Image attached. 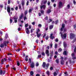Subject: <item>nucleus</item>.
I'll return each instance as SVG.
<instances>
[{
  "mask_svg": "<svg viewBox=\"0 0 76 76\" xmlns=\"http://www.w3.org/2000/svg\"><path fill=\"white\" fill-rule=\"evenodd\" d=\"M45 7H46L45 5H43L42 6H40V8L41 9H42V8L43 9H45Z\"/></svg>",
  "mask_w": 76,
  "mask_h": 76,
  "instance_id": "nucleus-13",
  "label": "nucleus"
},
{
  "mask_svg": "<svg viewBox=\"0 0 76 76\" xmlns=\"http://www.w3.org/2000/svg\"><path fill=\"white\" fill-rule=\"evenodd\" d=\"M31 28H32V26H31V25H29L28 26V28L29 29H31Z\"/></svg>",
  "mask_w": 76,
  "mask_h": 76,
  "instance_id": "nucleus-38",
  "label": "nucleus"
},
{
  "mask_svg": "<svg viewBox=\"0 0 76 76\" xmlns=\"http://www.w3.org/2000/svg\"><path fill=\"white\" fill-rule=\"evenodd\" d=\"M56 62L58 64L59 63V59H57L56 61Z\"/></svg>",
  "mask_w": 76,
  "mask_h": 76,
  "instance_id": "nucleus-27",
  "label": "nucleus"
},
{
  "mask_svg": "<svg viewBox=\"0 0 76 76\" xmlns=\"http://www.w3.org/2000/svg\"><path fill=\"white\" fill-rule=\"evenodd\" d=\"M45 20H48V17L46 16L45 18Z\"/></svg>",
  "mask_w": 76,
  "mask_h": 76,
  "instance_id": "nucleus-53",
  "label": "nucleus"
},
{
  "mask_svg": "<svg viewBox=\"0 0 76 76\" xmlns=\"http://www.w3.org/2000/svg\"><path fill=\"white\" fill-rule=\"evenodd\" d=\"M34 66H35L34 63L32 62L31 65V68H34Z\"/></svg>",
  "mask_w": 76,
  "mask_h": 76,
  "instance_id": "nucleus-10",
  "label": "nucleus"
},
{
  "mask_svg": "<svg viewBox=\"0 0 76 76\" xmlns=\"http://www.w3.org/2000/svg\"><path fill=\"white\" fill-rule=\"evenodd\" d=\"M4 45H5V46H6V45L5 44H1L0 45V47L1 48H3V47H4Z\"/></svg>",
  "mask_w": 76,
  "mask_h": 76,
  "instance_id": "nucleus-15",
  "label": "nucleus"
},
{
  "mask_svg": "<svg viewBox=\"0 0 76 76\" xmlns=\"http://www.w3.org/2000/svg\"><path fill=\"white\" fill-rule=\"evenodd\" d=\"M47 2V1L46 0H44V1H42V2L44 4H46Z\"/></svg>",
  "mask_w": 76,
  "mask_h": 76,
  "instance_id": "nucleus-21",
  "label": "nucleus"
},
{
  "mask_svg": "<svg viewBox=\"0 0 76 76\" xmlns=\"http://www.w3.org/2000/svg\"><path fill=\"white\" fill-rule=\"evenodd\" d=\"M38 26L39 27H40V28H41V27L42 26V25L41 24H40L38 25Z\"/></svg>",
  "mask_w": 76,
  "mask_h": 76,
  "instance_id": "nucleus-43",
  "label": "nucleus"
},
{
  "mask_svg": "<svg viewBox=\"0 0 76 76\" xmlns=\"http://www.w3.org/2000/svg\"><path fill=\"white\" fill-rule=\"evenodd\" d=\"M55 48H57V44H55Z\"/></svg>",
  "mask_w": 76,
  "mask_h": 76,
  "instance_id": "nucleus-32",
  "label": "nucleus"
},
{
  "mask_svg": "<svg viewBox=\"0 0 76 76\" xmlns=\"http://www.w3.org/2000/svg\"><path fill=\"white\" fill-rule=\"evenodd\" d=\"M41 55H39L37 57V59H38L39 58H41Z\"/></svg>",
  "mask_w": 76,
  "mask_h": 76,
  "instance_id": "nucleus-35",
  "label": "nucleus"
},
{
  "mask_svg": "<svg viewBox=\"0 0 76 76\" xmlns=\"http://www.w3.org/2000/svg\"><path fill=\"white\" fill-rule=\"evenodd\" d=\"M62 50V49L61 48H60L58 50V52H61Z\"/></svg>",
  "mask_w": 76,
  "mask_h": 76,
  "instance_id": "nucleus-42",
  "label": "nucleus"
},
{
  "mask_svg": "<svg viewBox=\"0 0 76 76\" xmlns=\"http://www.w3.org/2000/svg\"><path fill=\"white\" fill-rule=\"evenodd\" d=\"M26 32L27 34H29L30 32L29 31V28H26Z\"/></svg>",
  "mask_w": 76,
  "mask_h": 76,
  "instance_id": "nucleus-7",
  "label": "nucleus"
},
{
  "mask_svg": "<svg viewBox=\"0 0 76 76\" xmlns=\"http://www.w3.org/2000/svg\"><path fill=\"white\" fill-rule=\"evenodd\" d=\"M25 27L26 28H27V27H28V23H27V24H25Z\"/></svg>",
  "mask_w": 76,
  "mask_h": 76,
  "instance_id": "nucleus-40",
  "label": "nucleus"
},
{
  "mask_svg": "<svg viewBox=\"0 0 76 76\" xmlns=\"http://www.w3.org/2000/svg\"><path fill=\"white\" fill-rule=\"evenodd\" d=\"M63 54H64V55H67L66 51H64L63 53Z\"/></svg>",
  "mask_w": 76,
  "mask_h": 76,
  "instance_id": "nucleus-25",
  "label": "nucleus"
},
{
  "mask_svg": "<svg viewBox=\"0 0 76 76\" xmlns=\"http://www.w3.org/2000/svg\"><path fill=\"white\" fill-rule=\"evenodd\" d=\"M34 30H35V29L34 28L31 29V33H32V32H33V31H34Z\"/></svg>",
  "mask_w": 76,
  "mask_h": 76,
  "instance_id": "nucleus-26",
  "label": "nucleus"
},
{
  "mask_svg": "<svg viewBox=\"0 0 76 76\" xmlns=\"http://www.w3.org/2000/svg\"><path fill=\"white\" fill-rule=\"evenodd\" d=\"M17 64L18 66H19V65H20V64L19 63V61H17Z\"/></svg>",
  "mask_w": 76,
  "mask_h": 76,
  "instance_id": "nucleus-39",
  "label": "nucleus"
},
{
  "mask_svg": "<svg viewBox=\"0 0 76 76\" xmlns=\"http://www.w3.org/2000/svg\"><path fill=\"white\" fill-rule=\"evenodd\" d=\"M24 15H23V13H21V15L20 16V17H19V19L18 20L19 21H20L21 20L20 19H21L22 18H23V16Z\"/></svg>",
  "mask_w": 76,
  "mask_h": 76,
  "instance_id": "nucleus-4",
  "label": "nucleus"
},
{
  "mask_svg": "<svg viewBox=\"0 0 76 76\" xmlns=\"http://www.w3.org/2000/svg\"><path fill=\"white\" fill-rule=\"evenodd\" d=\"M62 6V2H59V8H60Z\"/></svg>",
  "mask_w": 76,
  "mask_h": 76,
  "instance_id": "nucleus-12",
  "label": "nucleus"
},
{
  "mask_svg": "<svg viewBox=\"0 0 76 76\" xmlns=\"http://www.w3.org/2000/svg\"><path fill=\"white\" fill-rule=\"evenodd\" d=\"M67 7H68V9H69L70 7V5L69 4L68 5Z\"/></svg>",
  "mask_w": 76,
  "mask_h": 76,
  "instance_id": "nucleus-50",
  "label": "nucleus"
},
{
  "mask_svg": "<svg viewBox=\"0 0 76 76\" xmlns=\"http://www.w3.org/2000/svg\"><path fill=\"white\" fill-rule=\"evenodd\" d=\"M56 42H58V40L57 39H56L55 40Z\"/></svg>",
  "mask_w": 76,
  "mask_h": 76,
  "instance_id": "nucleus-57",
  "label": "nucleus"
},
{
  "mask_svg": "<svg viewBox=\"0 0 76 76\" xmlns=\"http://www.w3.org/2000/svg\"><path fill=\"white\" fill-rule=\"evenodd\" d=\"M33 10V8L29 9L28 12L29 13L32 12V10Z\"/></svg>",
  "mask_w": 76,
  "mask_h": 76,
  "instance_id": "nucleus-19",
  "label": "nucleus"
},
{
  "mask_svg": "<svg viewBox=\"0 0 76 76\" xmlns=\"http://www.w3.org/2000/svg\"><path fill=\"white\" fill-rule=\"evenodd\" d=\"M75 56V53H73L72 54V57L73 60H75L76 59V57Z\"/></svg>",
  "mask_w": 76,
  "mask_h": 76,
  "instance_id": "nucleus-3",
  "label": "nucleus"
},
{
  "mask_svg": "<svg viewBox=\"0 0 76 76\" xmlns=\"http://www.w3.org/2000/svg\"><path fill=\"white\" fill-rule=\"evenodd\" d=\"M58 23V20H57V21H56L55 22V24H57Z\"/></svg>",
  "mask_w": 76,
  "mask_h": 76,
  "instance_id": "nucleus-56",
  "label": "nucleus"
},
{
  "mask_svg": "<svg viewBox=\"0 0 76 76\" xmlns=\"http://www.w3.org/2000/svg\"><path fill=\"white\" fill-rule=\"evenodd\" d=\"M36 43H37V44H38V40H37L36 41Z\"/></svg>",
  "mask_w": 76,
  "mask_h": 76,
  "instance_id": "nucleus-64",
  "label": "nucleus"
},
{
  "mask_svg": "<svg viewBox=\"0 0 76 76\" xmlns=\"http://www.w3.org/2000/svg\"><path fill=\"white\" fill-rule=\"evenodd\" d=\"M28 61L29 62V63H31V58H29Z\"/></svg>",
  "mask_w": 76,
  "mask_h": 76,
  "instance_id": "nucleus-47",
  "label": "nucleus"
},
{
  "mask_svg": "<svg viewBox=\"0 0 76 76\" xmlns=\"http://www.w3.org/2000/svg\"><path fill=\"white\" fill-rule=\"evenodd\" d=\"M47 74L48 75H49L50 74V72H49V71H48L47 72Z\"/></svg>",
  "mask_w": 76,
  "mask_h": 76,
  "instance_id": "nucleus-45",
  "label": "nucleus"
},
{
  "mask_svg": "<svg viewBox=\"0 0 76 76\" xmlns=\"http://www.w3.org/2000/svg\"><path fill=\"white\" fill-rule=\"evenodd\" d=\"M49 23H50V22H52V19H50L49 20Z\"/></svg>",
  "mask_w": 76,
  "mask_h": 76,
  "instance_id": "nucleus-59",
  "label": "nucleus"
},
{
  "mask_svg": "<svg viewBox=\"0 0 76 76\" xmlns=\"http://www.w3.org/2000/svg\"><path fill=\"white\" fill-rule=\"evenodd\" d=\"M0 74L1 75H3V71L1 70L0 72Z\"/></svg>",
  "mask_w": 76,
  "mask_h": 76,
  "instance_id": "nucleus-44",
  "label": "nucleus"
},
{
  "mask_svg": "<svg viewBox=\"0 0 76 76\" xmlns=\"http://www.w3.org/2000/svg\"><path fill=\"white\" fill-rule=\"evenodd\" d=\"M39 32H40V29H38L37 30V32H36L37 36L38 38H39L41 35V33Z\"/></svg>",
  "mask_w": 76,
  "mask_h": 76,
  "instance_id": "nucleus-1",
  "label": "nucleus"
},
{
  "mask_svg": "<svg viewBox=\"0 0 76 76\" xmlns=\"http://www.w3.org/2000/svg\"><path fill=\"white\" fill-rule=\"evenodd\" d=\"M61 59H62L61 61V64L62 65H63V64H64V61L63 60V57H61Z\"/></svg>",
  "mask_w": 76,
  "mask_h": 76,
  "instance_id": "nucleus-9",
  "label": "nucleus"
},
{
  "mask_svg": "<svg viewBox=\"0 0 76 76\" xmlns=\"http://www.w3.org/2000/svg\"><path fill=\"white\" fill-rule=\"evenodd\" d=\"M6 60H7V59L6 58H4V59H2L1 60V62H2L1 64H3V61H5Z\"/></svg>",
  "mask_w": 76,
  "mask_h": 76,
  "instance_id": "nucleus-11",
  "label": "nucleus"
},
{
  "mask_svg": "<svg viewBox=\"0 0 76 76\" xmlns=\"http://www.w3.org/2000/svg\"><path fill=\"white\" fill-rule=\"evenodd\" d=\"M25 4V2L24 1H22V6H24V4Z\"/></svg>",
  "mask_w": 76,
  "mask_h": 76,
  "instance_id": "nucleus-29",
  "label": "nucleus"
},
{
  "mask_svg": "<svg viewBox=\"0 0 76 76\" xmlns=\"http://www.w3.org/2000/svg\"><path fill=\"white\" fill-rule=\"evenodd\" d=\"M10 0H9L8 1V4H10Z\"/></svg>",
  "mask_w": 76,
  "mask_h": 76,
  "instance_id": "nucleus-58",
  "label": "nucleus"
},
{
  "mask_svg": "<svg viewBox=\"0 0 76 76\" xmlns=\"http://www.w3.org/2000/svg\"><path fill=\"white\" fill-rule=\"evenodd\" d=\"M45 53L47 54V56H49L50 54L49 53V51L48 50H46Z\"/></svg>",
  "mask_w": 76,
  "mask_h": 76,
  "instance_id": "nucleus-8",
  "label": "nucleus"
},
{
  "mask_svg": "<svg viewBox=\"0 0 76 76\" xmlns=\"http://www.w3.org/2000/svg\"><path fill=\"white\" fill-rule=\"evenodd\" d=\"M66 34H64L63 35L61 33V37L62 39H65L66 37Z\"/></svg>",
  "mask_w": 76,
  "mask_h": 76,
  "instance_id": "nucleus-2",
  "label": "nucleus"
},
{
  "mask_svg": "<svg viewBox=\"0 0 76 76\" xmlns=\"http://www.w3.org/2000/svg\"><path fill=\"white\" fill-rule=\"evenodd\" d=\"M53 28V26L51 25L50 26V29H52Z\"/></svg>",
  "mask_w": 76,
  "mask_h": 76,
  "instance_id": "nucleus-24",
  "label": "nucleus"
},
{
  "mask_svg": "<svg viewBox=\"0 0 76 76\" xmlns=\"http://www.w3.org/2000/svg\"><path fill=\"white\" fill-rule=\"evenodd\" d=\"M7 11L9 13H10V8L9 6H8L7 7Z\"/></svg>",
  "mask_w": 76,
  "mask_h": 76,
  "instance_id": "nucleus-6",
  "label": "nucleus"
},
{
  "mask_svg": "<svg viewBox=\"0 0 76 76\" xmlns=\"http://www.w3.org/2000/svg\"><path fill=\"white\" fill-rule=\"evenodd\" d=\"M39 66V63L38 62L36 63V67H38Z\"/></svg>",
  "mask_w": 76,
  "mask_h": 76,
  "instance_id": "nucleus-41",
  "label": "nucleus"
},
{
  "mask_svg": "<svg viewBox=\"0 0 76 76\" xmlns=\"http://www.w3.org/2000/svg\"><path fill=\"white\" fill-rule=\"evenodd\" d=\"M53 75H54V76H56L57 75V73H56V72H55L54 73Z\"/></svg>",
  "mask_w": 76,
  "mask_h": 76,
  "instance_id": "nucleus-34",
  "label": "nucleus"
},
{
  "mask_svg": "<svg viewBox=\"0 0 76 76\" xmlns=\"http://www.w3.org/2000/svg\"><path fill=\"white\" fill-rule=\"evenodd\" d=\"M66 46H67V45H66V43L65 42H64V48L66 47Z\"/></svg>",
  "mask_w": 76,
  "mask_h": 76,
  "instance_id": "nucleus-18",
  "label": "nucleus"
},
{
  "mask_svg": "<svg viewBox=\"0 0 76 76\" xmlns=\"http://www.w3.org/2000/svg\"><path fill=\"white\" fill-rule=\"evenodd\" d=\"M30 75L31 76H32L34 75V72L32 71H31V72H30Z\"/></svg>",
  "mask_w": 76,
  "mask_h": 76,
  "instance_id": "nucleus-33",
  "label": "nucleus"
},
{
  "mask_svg": "<svg viewBox=\"0 0 76 76\" xmlns=\"http://www.w3.org/2000/svg\"><path fill=\"white\" fill-rule=\"evenodd\" d=\"M14 22L15 23H16L17 22H18V21H17V20H14Z\"/></svg>",
  "mask_w": 76,
  "mask_h": 76,
  "instance_id": "nucleus-60",
  "label": "nucleus"
},
{
  "mask_svg": "<svg viewBox=\"0 0 76 76\" xmlns=\"http://www.w3.org/2000/svg\"><path fill=\"white\" fill-rule=\"evenodd\" d=\"M50 37L51 39H53V38H54V37L53 36V34H50Z\"/></svg>",
  "mask_w": 76,
  "mask_h": 76,
  "instance_id": "nucleus-20",
  "label": "nucleus"
},
{
  "mask_svg": "<svg viewBox=\"0 0 76 76\" xmlns=\"http://www.w3.org/2000/svg\"><path fill=\"white\" fill-rule=\"evenodd\" d=\"M49 38V37H48V36H47L45 37V39L46 40H48V39Z\"/></svg>",
  "mask_w": 76,
  "mask_h": 76,
  "instance_id": "nucleus-30",
  "label": "nucleus"
},
{
  "mask_svg": "<svg viewBox=\"0 0 76 76\" xmlns=\"http://www.w3.org/2000/svg\"><path fill=\"white\" fill-rule=\"evenodd\" d=\"M41 13L42 14H44V11L42 10H41Z\"/></svg>",
  "mask_w": 76,
  "mask_h": 76,
  "instance_id": "nucleus-46",
  "label": "nucleus"
},
{
  "mask_svg": "<svg viewBox=\"0 0 76 76\" xmlns=\"http://www.w3.org/2000/svg\"><path fill=\"white\" fill-rule=\"evenodd\" d=\"M35 22H33L31 23V24H32V25H35Z\"/></svg>",
  "mask_w": 76,
  "mask_h": 76,
  "instance_id": "nucleus-63",
  "label": "nucleus"
},
{
  "mask_svg": "<svg viewBox=\"0 0 76 76\" xmlns=\"http://www.w3.org/2000/svg\"><path fill=\"white\" fill-rule=\"evenodd\" d=\"M5 72H6L5 71H2V75H4L5 74Z\"/></svg>",
  "mask_w": 76,
  "mask_h": 76,
  "instance_id": "nucleus-49",
  "label": "nucleus"
},
{
  "mask_svg": "<svg viewBox=\"0 0 76 76\" xmlns=\"http://www.w3.org/2000/svg\"><path fill=\"white\" fill-rule=\"evenodd\" d=\"M50 58H51V57L53 56V52H52L50 53Z\"/></svg>",
  "mask_w": 76,
  "mask_h": 76,
  "instance_id": "nucleus-22",
  "label": "nucleus"
},
{
  "mask_svg": "<svg viewBox=\"0 0 76 76\" xmlns=\"http://www.w3.org/2000/svg\"><path fill=\"white\" fill-rule=\"evenodd\" d=\"M28 13V11H26L24 12V15H27V14Z\"/></svg>",
  "mask_w": 76,
  "mask_h": 76,
  "instance_id": "nucleus-28",
  "label": "nucleus"
},
{
  "mask_svg": "<svg viewBox=\"0 0 76 76\" xmlns=\"http://www.w3.org/2000/svg\"><path fill=\"white\" fill-rule=\"evenodd\" d=\"M18 7H16L15 8V10H18Z\"/></svg>",
  "mask_w": 76,
  "mask_h": 76,
  "instance_id": "nucleus-62",
  "label": "nucleus"
},
{
  "mask_svg": "<svg viewBox=\"0 0 76 76\" xmlns=\"http://www.w3.org/2000/svg\"><path fill=\"white\" fill-rule=\"evenodd\" d=\"M42 55L43 56H44H44H45V53L44 52H42Z\"/></svg>",
  "mask_w": 76,
  "mask_h": 76,
  "instance_id": "nucleus-37",
  "label": "nucleus"
},
{
  "mask_svg": "<svg viewBox=\"0 0 76 76\" xmlns=\"http://www.w3.org/2000/svg\"><path fill=\"white\" fill-rule=\"evenodd\" d=\"M18 19V17L17 16H15L14 17V20H17Z\"/></svg>",
  "mask_w": 76,
  "mask_h": 76,
  "instance_id": "nucleus-31",
  "label": "nucleus"
},
{
  "mask_svg": "<svg viewBox=\"0 0 76 76\" xmlns=\"http://www.w3.org/2000/svg\"><path fill=\"white\" fill-rule=\"evenodd\" d=\"M70 37V39H73V38H74L75 37V34L72 33H71Z\"/></svg>",
  "mask_w": 76,
  "mask_h": 76,
  "instance_id": "nucleus-5",
  "label": "nucleus"
},
{
  "mask_svg": "<svg viewBox=\"0 0 76 76\" xmlns=\"http://www.w3.org/2000/svg\"><path fill=\"white\" fill-rule=\"evenodd\" d=\"M46 64L45 63V62H43L42 64L43 67H45Z\"/></svg>",
  "mask_w": 76,
  "mask_h": 76,
  "instance_id": "nucleus-17",
  "label": "nucleus"
},
{
  "mask_svg": "<svg viewBox=\"0 0 76 76\" xmlns=\"http://www.w3.org/2000/svg\"><path fill=\"white\" fill-rule=\"evenodd\" d=\"M64 74L66 75H67V72H65Z\"/></svg>",
  "mask_w": 76,
  "mask_h": 76,
  "instance_id": "nucleus-54",
  "label": "nucleus"
},
{
  "mask_svg": "<svg viewBox=\"0 0 76 76\" xmlns=\"http://www.w3.org/2000/svg\"><path fill=\"white\" fill-rule=\"evenodd\" d=\"M19 9H21V5H19Z\"/></svg>",
  "mask_w": 76,
  "mask_h": 76,
  "instance_id": "nucleus-61",
  "label": "nucleus"
},
{
  "mask_svg": "<svg viewBox=\"0 0 76 76\" xmlns=\"http://www.w3.org/2000/svg\"><path fill=\"white\" fill-rule=\"evenodd\" d=\"M50 48H51L53 47V43H51L50 44Z\"/></svg>",
  "mask_w": 76,
  "mask_h": 76,
  "instance_id": "nucleus-23",
  "label": "nucleus"
},
{
  "mask_svg": "<svg viewBox=\"0 0 76 76\" xmlns=\"http://www.w3.org/2000/svg\"><path fill=\"white\" fill-rule=\"evenodd\" d=\"M12 23V20L10 19V23Z\"/></svg>",
  "mask_w": 76,
  "mask_h": 76,
  "instance_id": "nucleus-55",
  "label": "nucleus"
},
{
  "mask_svg": "<svg viewBox=\"0 0 76 76\" xmlns=\"http://www.w3.org/2000/svg\"><path fill=\"white\" fill-rule=\"evenodd\" d=\"M51 12V10L49 9L47 11L46 13H50V12Z\"/></svg>",
  "mask_w": 76,
  "mask_h": 76,
  "instance_id": "nucleus-16",
  "label": "nucleus"
},
{
  "mask_svg": "<svg viewBox=\"0 0 76 76\" xmlns=\"http://www.w3.org/2000/svg\"><path fill=\"white\" fill-rule=\"evenodd\" d=\"M64 28V24H62V27L61 28V31H63V29Z\"/></svg>",
  "mask_w": 76,
  "mask_h": 76,
  "instance_id": "nucleus-14",
  "label": "nucleus"
},
{
  "mask_svg": "<svg viewBox=\"0 0 76 76\" xmlns=\"http://www.w3.org/2000/svg\"><path fill=\"white\" fill-rule=\"evenodd\" d=\"M45 36H46V34H44L43 36V38H45Z\"/></svg>",
  "mask_w": 76,
  "mask_h": 76,
  "instance_id": "nucleus-48",
  "label": "nucleus"
},
{
  "mask_svg": "<svg viewBox=\"0 0 76 76\" xmlns=\"http://www.w3.org/2000/svg\"><path fill=\"white\" fill-rule=\"evenodd\" d=\"M49 64H48L46 65V69L48 68V66H49Z\"/></svg>",
  "mask_w": 76,
  "mask_h": 76,
  "instance_id": "nucleus-36",
  "label": "nucleus"
},
{
  "mask_svg": "<svg viewBox=\"0 0 76 76\" xmlns=\"http://www.w3.org/2000/svg\"><path fill=\"white\" fill-rule=\"evenodd\" d=\"M76 46H75V48L74 50V52H76Z\"/></svg>",
  "mask_w": 76,
  "mask_h": 76,
  "instance_id": "nucleus-52",
  "label": "nucleus"
},
{
  "mask_svg": "<svg viewBox=\"0 0 76 76\" xmlns=\"http://www.w3.org/2000/svg\"><path fill=\"white\" fill-rule=\"evenodd\" d=\"M26 19H27V18H26V16H25L24 17V20H26Z\"/></svg>",
  "mask_w": 76,
  "mask_h": 76,
  "instance_id": "nucleus-51",
  "label": "nucleus"
}]
</instances>
